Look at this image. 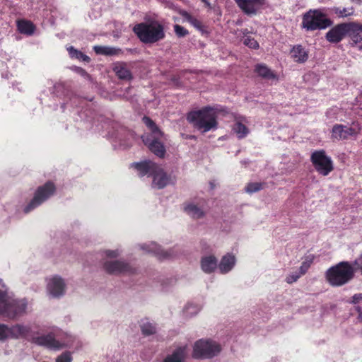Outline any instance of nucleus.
<instances>
[{
    "mask_svg": "<svg viewBox=\"0 0 362 362\" xmlns=\"http://www.w3.org/2000/svg\"><path fill=\"white\" fill-rule=\"evenodd\" d=\"M105 269L109 274H131L134 269L127 263L123 261H107L104 264Z\"/></svg>",
    "mask_w": 362,
    "mask_h": 362,
    "instance_id": "ddd939ff",
    "label": "nucleus"
},
{
    "mask_svg": "<svg viewBox=\"0 0 362 362\" xmlns=\"http://www.w3.org/2000/svg\"><path fill=\"white\" fill-rule=\"evenodd\" d=\"M55 189L56 188L54 183L51 182H47L45 185L39 187L36 189L33 198L24 207V212L28 214L41 205L54 194Z\"/></svg>",
    "mask_w": 362,
    "mask_h": 362,
    "instance_id": "1a4fd4ad",
    "label": "nucleus"
},
{
    "mask_svg": "<svg viewBox=\"0 0 362 362\" xmlns=\"http://www.w3.org/2000/svg\"><path fill=\"white\" fill-rule=\"evenodd\" d=\"M75 337L53 327L47 334L35 335L30 337V341L37 346H44L52 350H59L64 347L74 346Z\"/></svg>",
    "mask_w": 362,
    "mask_h": 362,
    "instance_id": "f257e3e1",
    "label": "nucleus"
},
{
    "mask_svg": "<svg viewBox=\"0 0 362 362\" xmlns=\"http://www.w3.org/2000/svg\"><path fill=\"white\" fill-rule=\"evenodd\" d=\"M18 30L21 33L31 35L35 31V25L29 21L20 20L17 21Z\"/></svg>",
    "mask_w": 362,
    "mask_h": 362,
    "instance_id": "cd10ccee",
    "label": "nucleus"
},
{
    "mask_svg": "<svg viewBox=\"0 0 362 362\" xmlns=\"http://www.w3.org/2000/svg\"><path fill=\"white\" fill-rule=\"evenodd\" d=\"M114 71L121 79L129 80L132 78L130 71L127 69V64L122 62H117L114 65Z\"/></svg>",
    "mask_w": 362,
    "mask_h": 362,
    "instance_id": "393cba45",
    "label": "nucleus"
},
{
    "mask_svg": "<svg viewBox=\"0 0 362 362\" xmlns=\"http://www.w3.org/2000/svg\"><path fill=\"white\" fill-rule=\"evenodd\" d=\"M351 301L354 304H358L362 302V293H356L354 295Z\"/></svg>",
    "mask_w": 362,
    "mask_h": 362,
    "instance_id": "a18cd8bd",
    "label": "nucleus"
},
{
    "mask_svg": "<svg viewBox=\"0 0 362 362\" xmlns=\"http://www.w3.org/2000/svg\"><path fill=\"white\" fill-rule=\"evenodd\" d=\"M358 131L359 127L358 124H354L351 127L336 124L332 128V137L337 139H346L349 136L357 134Z\"/></svg>",
    "mask_w": 362,
    "mask_h": 362,
    "instance_id": "dca6fc26",
    "label": "nucleus"
},
{
    "mask_svg": "<svg viewBox=\"0 0 362 362\" xmlns=\"http://www.w3.org/2000/svg\"><path fill=\"white\" fill-rule=\"evenodd\" d=\"M67 51L71 59H78L81 62H89L90 59L88 56L81 51L75 49L73 46L67 47Z\"/></svg>",
    "mask_w": 362,
    "mask_h": 362,
    "instance_id": "7c9ffc66",
    "label": "nucleus"
},
{
    "mask_svg": "<svg viewBox=\"0 0 362 362\" xmlns=\"http://www.w3.org/2000/svg\"><path fill=\"white\" fill-rule=\"evenodd\" d=\"M140 248L146 253H151L158 259L170 257L172 255L167 251H163L160 246L154 242L140 245Z\"/></svg>",
    "mask_w": 362,
    "mask_h": 362,
    "instance_id": "a211bd4d",
    "label": "nucleus"
},
{
    "mask_svg": "<svg viewBox=\"0 0 362 362\" xmlns=\"http://www.w3.org/2000/svg\"><path fill=\"white\" fill-rule=\"evenodd\" d=\"M201 306L195 303H188L185 305L183 313L186 317H192L201 310Z\"/></svg>",
    "mask_w": 362,
    "mask_h": 362,
    "instance_id": "473e14b6",
    "label": "nucleus"
},
{
    "mask_svg": "<svg viewBox=\"0 0 362 362\" xmlns=\"http://www.w3.org/2000/svg\"><path fill=\"white\" fill-rule=\"evenodd\" d=\"M255 72L261 77L269 80H277V76L264 64H257Z\"/></svg>",
    "mask_w": 362,
    "mask_h": 362,
    "instance_id": "a878e982",
    "label": "nucleus"
},
{
    "mask_svg": "<svg viewBox=\"0 0 362 362\" xmlns=\"http://www.w3.org/2000/svg\"><path fill=\"white\" fill-rule=\"evenodd\" d=\"M93 49L96 54L106 56L116 55L120 52L119 49L115 47L100 45L94 46Z\"/></svg>",
    "mask_w": 362,
    "mask_h": 362,
    "instance_id": "c85d7f7f",
    "label": "nucleus"
},
{
    "mask_svg": "<svg viewBox=\"0 0 362 362\" xmlns=\"http://www.w3.org/2000/svg\"><path fill=\"white\" fill-rule=\"evenodd\" d=\"M0 286H1L0 288H3V286H5L4 284L3 283L2 279H0Z\"/></svg>",
    "mask_w": 362,
    "mask_h": 362,
    "instance_id": "de8ad7c7",
    "label": "nucleus"
},
{
    "mask_svg": "<svg viewBox=\"0 0 362 362\" xmlns=\"http://www.w3.org/2000/svg\"><path fill=\"white\" fill-rule=\"evenodd\" d=\"M174 31L179 37H185L189 33L187 29L177 24L174 25Z\"/></svg>",
    "mask_w": 362,
    "mask_h": 362,
    "instance_id": "ea45409f",
    "label": "nucleus"
},
{
    "mask_svg": "<svg viewBox=\"0 0 362 362\" xmlns=\"http://www.w3.org/2000/svg\"><path fill=\"white\" fill-rule=\"evenodd\" d=\"M311 161L320 175L326 176L333 170L332 159L324 150L315 151L311 154Z\"/></svg>",
    "mask_w": 362,
    "mask_h": 362,
    "instance_id": "9d476101",
    "label": "nucleus"
},
{
    "mask_svg": "<svg viewBox=\"0 0 362 362\" xmlns=\"http://www.w3.org/2000/svg\"><path fill=\"white\" fill-rule=\"evenodd\" d=\"M332 24L322 9H310L303 16L302 27L308 31L323 30Z\"/></svg>",
    "mask_w": 362,
    "mask_h": 362,
    "instance_id": "0eeeda50",
    "label": "nucleus"
},
{
    "mask_svg": "<svg viewBox=\"0 0 362 362\" xmlns=\"http://www.w3.org/2000/svg\"><path fill=\"white\" fill-rule=\"evenodd\" d=\"M291 57L296 62L303 63L308 58V52L301 46H294L291 50Z\"/></svg>",
    "mask_w": 362,
    "mask_h": 362,
    "instance_id": "b1692460",
    "label": "nucleus"
},
{
    "mask_svg": "<svg viewBox=\"0 0 362 362\" xmlns=\"http://www.w3.org/2000/svg\"><path fill=\"white\" fill-rule=\"evenodd\" d=\"M234 1L247 15L256 14L264 4V0H234Z\"/></svg>",
    "mask_w": 362,
    "mask_h": 362,
    "instance_id": "2eb2a0df",
    "label": "nucleus"
},
{
    "mask_svg": "<svg viewBox=\"0 0 362 362\" xmlns=\"http://www.w3.org/2000/svg\"><path fill=\"white\" fill-rule=\"evenodd\" d=\"M262 185L259 182H251V183H249L246 187H245V191L247 192V193H254V192H257L258 191H259L260 189H262Z\"/></svg>",
    "mask_w": 362,
    "mask_h": 362,
    "instance_id": "c9c22d12",
    "label": "nucleus"
},
{
    "mask_svg": "<svg viewBox=\"0 0 362 362\" xmlns=\"http://www.w3.org/2000/svg\"><path fill=\"white\" fill-rule=\"evenodd\" d=\"M351 39V44L354 46L362 42V24L348 23L347 33Z\"/></svg>",
    "mask_w": 362,
    "mask_h": 362,
    "instance_id": "6ab92c4d",
    "label": "nucleus"
},
{
    "mask_svg": "<svg viewBox=\"0 0 362 362\" xmlns=\"http://www.w3.org/2000/svg\"><path fill=\"white\" fill-rule=\"evenodd\" d=\"M313 262V258L307 257L301 264L298 272H300L303 275L305 274L308 269L310 268L311 264Z\"/></svg>",
    "mask_w": 362,
    "mask_h": 362,
    "instance_id": "e433bc0d",
    "label": "nucleus"
},
{
    "mask_svg": "<svg viewBox=\"0 0 362 362\" xmlns=\"http://www.w3.org/2000/svg\"><path fill=\"white\" fill-rule=\"evenodd\" d=\"M356 272H359L362 274V253L353 262Z\"/></svg>",
    "mask_w": 362,
    "mask_h": 362,
    "instance_id": "37998d69",
    "label": "nucleus"
},
{
    "mask_svg": "<svg viewBox=\"0 0 362 362\" xmlns=\"http://www.w3.org/2000/svg\"><path fill=\"white\" fill-rule=\"evenodd\" d=\"M182 16L187 22H189L195 28H197L199 30H202L203 26H202V22L194 18L193 16H192L189 13H188L186 11H184L182 13Z\"/></svg>",
    "mask_w": 362,
    "mask_h": 362,
    "instance_id": "72a5a7b5",
    "label": "nucleus"
},
{
    "mask_svg": "<svg viewBox=\"0 0 362 362\" xmlns=\"http://www.w3.org/2000/svg\"><path fill=\"white\" fill-rule=\"evenodd\" d=\"M141 329L142 334L146 336H150L156 332V325L149 322H143L141 326Z\"/></svg>",
    "mask_w": 362,
    "mask_h": 362,
    "instance_id": "f704fd0d",
    "label": "nucleus"
},
{
    "mask_svg": "<svg viewBox=\"0 0 362 362\" xmlns=\"http://www.w3.org/2000/svg\"><path fill=\"white\" fill-rule=\"evenodd\" d=\"M31 328L29 326L23 325H16L12 327H8V338L19 339L25 338L30 341Z\"/></svg>",
    "mask_w": 362,
    "mask_h": 362,
    "instance_id": "f3484780",
    "label": "nucleus"
},
{
    "mask_svg": "<svg viewBox=\"0 0 362 362\" xmlns=\"http://www.w3.org/2000/svg\"><path fill=\"white\" fill-rule=\"evenodd\" d=\"M351 1L354 3H361L362 2V0H351Z\"/></svg>",
    "mask_w": 362,
    "mask_h": 362,
    "instance_id": "09e8293b",
    "label": "nucleus"
},
{
    "mask_svg": "<svg viewBox=\"0 0 362 362\" xmlns=\"http://www.w3.org/2000/svg\"><path fill=\"white\" fill-rule=\"evenodd\" d=\"M11 298L8 295V288L6 286H3V288H0V315H4L7 307L11 302Z\"/></svg>",
    "mask_w": 362,
    "mask_h": 362,
    "instance_id": "bb28decb",
    "label": "nucleus"
},
{
    "mask_svg": "<svg viewBox=\"0 0 362 362\" xmlns=\"http://www.w3.org/2000/svg\"><path fill=\"white\" fill-rule=\"evenodd\" d=\"M133 31L139 39L146 44H153L165 37L163 25L158 21L136 24Z\"/></svg>",
    "mask_w": 362,
    "mask_h": 362,
    "instance_id": "20e7f679",
    "label": "nucleus"
},
{
    "mask_svg": "<svg viewBox=\"0 0 362 362\" xmlns=\"http://www.w3.org/2000/svg\"><path fill=\"white\" fill-rule=\"evenodd\" d=\"M331 11L339 18L349 17L354 13L353 7L341 8L334 6L331 8Z\"/></svg>",
    "mask_w": 362,
    "mask_h": 362,
    "instance_id": "2f4dec72",
    "label": "nucleus"
},
{
    "mask_svg": "<svg viewBox=\"0 0 362 362\" xmlns=\"http://www.w3.org/2000/svg\"><path fill=\"white\" fill-rule=\"evenodd\" d=\"M71 354L70 352L68 351L62 354L56 359V362H71Z\"/></svg>",
    "mask_w": 362,
    "mask_h": 362,
    "instance_id": "79ce46f5",
    "label": "nucleus"
},
{
    "mask_svg": "<svg viewBox=\"0 0 362 362\" xmlns=\"http://www.w3.org/2000/svg\"><path fill=\"white\" fill-rule=\"evenodd\" d=\"M185 211L192 218L199 219L205 215L206 209L204 205H198L195 203H188L184 207Z\"/></svg>",
    "mask_w": 362,
    "mask_h": 362,
    "instance_id": "412c9836",
    "label": "nucleus"
},
{
    "mask_svg": "<svg viewBox=\"0 0 362 362\" xmlns=\"http://www.w3.org/2000/svg\"><path fill=\"white\" fill-rule=\"evenodd\" d=\"M201 267L205 273H211L218 267L217 259L213 255L205 256L202 259Z\"/></svg>",
    "mask_w": 362,
    "mask_h": 362,
    "instance_id": "5701e85b",
    "label": "nucleus"
},
{
    "mask_svg": "<svg viewBox=\"0 0 362 362\" xmlns=\"http://www.w3.org/2000/svg\"><path fill=\"white\" fill-rule=\"evenodd\" d=\"M143 122L148 129L142 136V141L149 150L159 158H163L165 154V148L163 144L164 134L148 117H143Z\"/></svg>",
    "mask_w": 362,
    "mask_h": 362,
    "instance_id": "f03ea898",
    "label": "nucleus"
},
{
    "mask_svg": "<svg viewBox=\"0 0 362 362\" xmlns=\"http://www.w3.org/2000/svg\"><path fill=\"white\" fill-rule=\"evenodd\" d=\"M243 43L246 46L252 49H257L259 47L258 42L250 36H246L243 40Z\"/></svg>",
    "mask_w": 362,
    "mask_h": 362,
    "instance_id": "4c0bfd02",
    "label": "nucleus"
},
{
    "mask_svg": "<svg viewBox=\"0 0 362 362\" xmlns=\"http://www.w3.org/2000/svg\"><path fill=\"white\" fill-rule=\"evenodd\" d=\"M27 305L25 299L12 298L4 315L10 319H16L25 313Z\"/></svg>",
    "mask_w": 362,
    "mask_h": 362,
    "instance_id": "f8f14e48",
    "label": "nucleus"
},
{
    "mask_svg": "<svg viewBox=\"0 0 362 362\" xmlns=\"http://www.w3.org/2000/svg\"><path fill=\"white\" fill-rule=\"evenodd\" d=\"M140 177L147 175L153 177L152 187L162 189L169 182V178L162 168L151 160H144L132 164Z\"/></svg>",
    "mask_w": 362,
    "mask_h": 362,
    "instance_id": "7ed1b4c3",
    "label": "nucleus"
},
{
    "mask_svg": "<svg viewBox=\"0 0 362 362\" xmlns=\"http://www.w3.org/2000/svg\"><path fill=\"white\" fill-rule=\"evenodd\" d=\"M348 23H340L331 28L326 34V39L332 43H337L343 40L347 33Z\"/></svg>",
    "mask_w": 362,
    "mask_h": 362,
    "instance_id": "4468645a",
    "label": "nucleus"
},
{
    "mask_svg": "<svg viewBox=\"0 0 362 362\" xmlns=\"http://www.w3.org/2000/svg\"><path fill=\"white\" fill-rule=\"evenodd\" d=\"M105 254L107 257L112 258L117 257L119 255V251L118 250H107Z\"/></svg>",
    "mask_w": 362,
    "mask_h": 362,
    "instance_id": "c03bdc74",
    "label": "nucleus"
},
{
    "mask_svg": "<svg viewBox=\"0 0 362 362\" xmlns=\"http://www.w3.org/2000/svg\"><path fill=\"white\" fill-rule=\"evenodd\" d=\"M187 354L186 346H178L168 354L163 362H185Z\"/></svg>",
    "mask_w": 362,
    "mask_h": 362,
    "instance_id": "aec40b11",
    "label": "nucleus"
},
{
    "mask_svg": "<svg viewBox=\"0 0 362 362\" xmlns=\"http://www.w3.org/2000/svg\"><path fill=\"white\" fill-rule=\"evenodd\" d=\"M356 271L353 263L342 261L326 272V279L332 286H341L350 281Z\"/></svg>",
    "mask_w": 362,
    "mask_h": 362,
    "instance_id": "423d86ee",
    "label": "nucleus"
},
{
    "mask_svg": "<svg viewBox=\"0 0 362 362\" xmlns=\"http://www.w3.org/2000/svg\"><path fill=\"white\" fill-rule=\"evenodd\" d=\"M243 121L237 120L233 127V131L239 139L245 137L249 133L247 127L243 124Z\"/></svg>",
    "mask_w": 362,
    "mask_h": 362,
    "instance_id": "c756f323",
    "label": "nucleus"
},
{
    "mask_svg": "<svg viewBox=\"0 0 362 362\" xmlns=\"http://www.w3.org/2000/svg\"><path fill=\"white\" fill-rule=\"evenodd\" d=\"M218 110L217 108L206 107L189 113L187 120L198 130L205 133L216 128V112Z\"/></svg>",
    "mask_w": 362,
    "mask_h": 362,
    "instance_id": "39448f33",
    "label": "nucleus"
},
{
    "mask_svg": "<svg viewBox=\"0 0 362 362\" xmlns=\"http://www.w3.org/2000/svg\"><path fill=\"white\" fill-rule=\"evenodd\" d=\"M8 327L4 324H0V341H5L8 339Z\"/></svg>",
    "mask_w": 362,
    "mask_h": 362,
    "instance_id": "a19ab883",
    "label": "nucleus"
},
{
    "mask_svg": "<svg viewBox=\"0 0 362 362\" xmlns=\"http://www.w3.org/2000/svg\"><path fill=\"white\" fill-rule=\"evenodd\" d=\"M221 350V346L216 341L202 339L194 343L192 356L195 359H210L216 356Z\"/></svg>",
    "mask_w": 362,
    "mask_h": 362,
    "instance_id": "6e6552de",
    "label": "nucleus"
},
{
    "mask_svg": "<svg viewBox=\"0 0 362 362\" xmlns=\"http://www.w3.org/2000/svg\"><path fill=\"white\" fill-rule=\"evenodd\" d=\"M46 282L47 293L49 297L59 298L65 294L66 284L61 276H51L47 278Z\"/></svg>",
    "mask_w": 362,
    "mask_h": 362,
    "instance_id": "9b49d317",
    "label": "nucleus"
},
{
    "mask_svg": "<svg viewBox=\"0 0 362 362\" xmlns=\"http://www.w3.org/2000/svg\"><path fill=\"white\" fill-rule=\"evenodd\" d=\"M202 1H204L208 6H209V3L206 0H202Z\"/></svg>",
    "mask_w": 362,
    "mask_h": 362,
    "instance_id": "8fccbe9b",
    "label": "nucleus"
},
{
    "mask_svg": "<svg viewBox=\"0 0 362 362\" xmlns=\"http://www.w3.org/2000/svg\"><path fill=\"white\" fill-rule=\"evenodd\" d=\"M303 274L299 272L298 271L293 272L291 274H289L286 279V281L288 284H292L296 282Z\"/></svg>",
    "mask_w": 362,
    "mask_h": 362,
    "instance_id": "58836bf2",
    "label": "nucleus"
},
{
    "mask_svg": "<svg viewBox=\"0 0 362 362\" xmlns=\"http://www.w3.org/2000/svg\"><path fill=\"white\" fill-rule=\"evenodd\" d=\"M79 70V72L81 73V75L83 76H86L87 75V73L82 69H78Z\"/></svg>",
    "mask_w": 362,
    "mask_h": 362,
    "instance_id": "49530a36",
    "label": "nucleus"
},
{
    "mask_svg": "<svg viewBox=\"0 0 362 362\" xmlns=\"http://www.w3.org/2000/svg\"><path fill=\"white\" fill-rule=\"evenodd\" d=\"M236 262L235 257L233 255L228 253L224 255L219 264L218 269L221 274L229 272L234 267Z\"/></svg>",
    "mask_w": 362,
    "mask_h": 362,
    "instance_id": "4be33fe9",
    "label": "nucleus"
}]
</instances>
